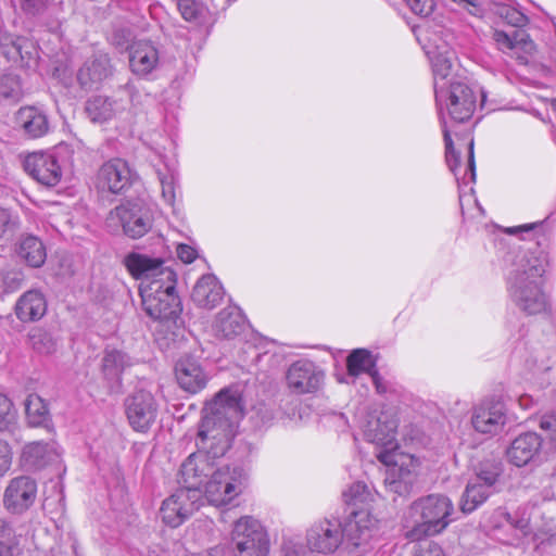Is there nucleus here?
<instances>
[{"label":"nucleus","instance_id":"obj_13","mask_svg":"<svg viewBox=\"0 0 556 556\" xmlns=\"http://www.w3.org/2000/svg\"><path fill=\"white\" fill-rule=\"evenodd\" d=\"M157 403L153 394L138 390L125 400V412L131 428L139 432L148 431L157 415Z\"/></svg>","mask_w":556,"mask_h":556},{"label":"nucleus","instance_id":"obj_43","mask_svg":"<svg viewBox=\"0 0 556 556\" xmlns=\"http://www.w3.org/2000/svg\"><path fill=\"white\" fill-rule=\"evenodd\" d=\"M157 176L162 187V197L168 205L173 206L176 201L177 177L169 170L165 173L159 170Z\"/></svg>","mask_w":556,"mask_h":556},{"label":"nucleus","instance_id":"obj_5","mask_svg":"<svg viewBox=\"0 0 556 556\" xmlns=\"http://www.w3.org/2000/svg\"><path fill=\"white\" fill-rule=\"evenodd\" d=\"M106 222L109 227L114 229L121 227L127 237L138 239L152 228L153 214L144 203L128 201L112 210Z\"/></svg>","mask_w":556,"mask_h":556},{"label":"nucleus","instance_id":"obj_27","mask_svg":"<svg viewBox=\"0 0 556 556\" xmlns=\"http://www.w3.org/2000/svg\"><path fill=\"white\" fill-rule=\"evenodd\" d=\"M112 74L110 58L98 53L87 60L77 73V80L83 88H92Z\"/></svg>","mask_w":556,"mask_h":556},{"label":"nucleus","instance_id":"obj_45","mask_svg":"<svg viewBox=\"0 0 556 556\" xmlns=\"http://www.w3.org/2000/svg\"><path fill=\"white\" fill-rule=\"evenodd\" d=\"M442 124H443V135H444V142H445L446 163H447L451 172H453L455 177L458 179L456 169L459 165V154L454 149L453 140L451 138L448 129L446 128L445 121H443Z\"/></svg>","mask_w":556,"mask_h":556},{"label":"nucleus","instance_id":"obj_29","mask_svg":"<svg viewBox=\"0 0 556 556\" xmlns=\"http://www.w3.org/2000/svg\"><path fill=\"white\" fill-rule=\"evenodd\" d=\"M224 298V289L217 278L213 275L202 276L192 290V301L202 308L212 309L220 303Z\"/></svg>","mask_w":556,"mask_h":556},{"label":"nucleus","instance_id":"obj_49","mask_svg":"<svg viewBox=\"0 0 556 556\" xmlns=\"http://www.w3.org/2000/svg\"><path fill=\"white\" fill-rule=\"evenodd\" d=\"M28 48H31V43L26 38H16L12 41V46L10 50L7 51V54L10 59L16 60L20 58L21 61H24L30 59Z\"/></svg>","mask_w":556,"mask_h":556},{"label":"nucleus","instance_id":"obj_33","mask_svg":"<svg viewBox=\"0 0 556 556\" xmlns=\"http://www.w3.org/2000/svg\"><path fill=\"white\" fill-rule=\"evenodd\" d=\"M46 308L43 295L38 291H28L17 301L15 313L22 321H33L41 318Z\"/></svg>","mask_w":556,"mask_h":556},{"label":"nucleus","instance_id":"obj_17","mask_svg":"<svg viewBox=\"0 0 556 556\" xmlns=\"http://www.w3.org/2000/svg\"><path fill=\"white\" fill-rule=\"evenodd\" d=\"M37 496V483L27 476L10 480L3 494L4 507L13 514H23L34 503Z\"/></svg>","mask_w":556,"mask_h":556},{"label":"nucleus","instance_id":"obj_19","mask_svg":"<svg viewBox=\"0 0 556 556\" xmlns=\"http://www.w3.org/2000/svg\"><path fill=\"white\" fill-rule=\"evenodd\" d=\"M323 371L309 361H298L287 371L288 387L296 394L312 393L319 389Z\"/></svg>","mask_w":556,"mask_h":556},{"label":"nucleus","instance_id":"obj_28","mask_svg":"<svg viewBox=\"0 0 556 556\" xmlns=\"http://www.w3.org/2000/svg\"><path fill=\"white\" fill-rule=\"evenodd\" d=\"M245 329V318L237 307H226L216 316L212 330L216 338L231 340Z\"/></svg>","mask_w":556,"mask_h":556},{"label":"nucleus","instance_id":"obj_39","mask_svg":"<svg viewBox=\"0 0 556 556\" xmlns=\"http://www.w3.org/2000/svg\"><path fill=\"white\" fill-rule=\"evenodd\" d=\"M31 348L40 354H51L56 350V342L52 336L41 329L35 328L28 334Z\"/></svg>","mask_w":556,"mask_h":556},{"label":"nucleus","instance_id":"obj_18","mask_svg":"<svg viewBox=\"0 0 556 556\" xmlns=\"http://www.w3.org/2000/svg\"><path fill=\"white\" fill-rule=\"evenodd\" d=\"M492 38L498 50L515 58L520 64H527L529 56L535 51V43L522 29L510 33L494 29Z\"/></svg>","mask_w":556,"mask_h":556},{"label":"nucleus","instance_id":"obj_4","mask_svg":"<svg viewBox=\"0 0 556 556\" xmlns=\"http://www.w3.org/2000/svg\"><path fill=\"white\" fill-rule=\"evenodd\" d=\"M177 276L173 278L172 288L168 283L155 280L140 289L144 312L153 319L174 320L181 312L179 296L175 292Z\"/></svg>","mask_w":556,"mask_h":556},{"label":"nucleus","instance_id":"obj_42","mask_svg":"<svg viewBox=\"0 0 556 556\" xmlns=\"http://www.w3.org/2000/svg\"><path fill=\"white\" fill-rule=\"evenodd\" d=\"M369 498L370 492L368 486L363 482H355L343 492V500L345 504L351 506L364 505L369 501Z\"/></svg>","mask_w":556,"mask_h":556},{"label":"nucleus","instance_id":"obj_23","mask_svg":"<svg viewBox=\"0 0 556 556\" xmlns=\"http://www.w3.org/2000/svg\"><path fill=\"white\" fill-rule=\"evenodd\" d=\"M175 377L179 387L191 394L205 388L207 376L199 362L191 356L179 358L175 365Z\"/></svg>","mask_w":556,"mask_h":556},{"label":"nucleus","instance_id":"obj_48","mask_svg":"<svg viewBox=\"0 0 556 556\" xmlns=\"http://www.w3.org/2000/svg\"><path fill=\"white\" fill-rule=\"evenodd\" d=\"M18 227L17 217L7 208L0 207V239L11 236Z\"/></svg>","mask_w":556,"mask_h":556},{"label":"nucleus","instance_id":"obj_41","mask_svg":"<svg viewBox=\"0 0 556 556\" xmlns=\"http://www.w3.org/2000/svg\"><path fill=\"white\" fill-rule=\"evenodd\" d=\"M493 12L503 22L517 28H521L528 23V17L509 4L496 3L494 4Z\"/></svg>","mask_w":556,"mask_h":556},{"label":"nucleus","instance_id":"obj_20","mask_svg":"<svg viewBox=\"0 0 556 556\" xmlns=\"http://www.w3.org/2000/svg\"><path fill=\"white\" fill-rule=\"evenodd\" d=\"M25 172L39 184L53 187L62 178V170L58 160L52 154L31 153L24 161Z\"/></svg>","mask_w":556,"mask_h":556},{"label":"nucleus","instance_id":"obj_9","mask_svg":"<svg viewBox=\"0 0 556 556\" xmlns=\"http://www.w3.org/2000/svg\"><path fill=\"white\" fill-rule=\"evenodd\" d=\"M377 458L390 466L384 480L388 490L400 496L410 494L417 481V465L414 457L402 456L400 460L393 452L381 451Z\"/></svg>","mask_w":556,"mask_h":556},{"label":"nucleus","instance_id":"obj_54","mask_svg":"<svg viewBox=\"0 0 556 556\" xmlns=\"http://www.w3.org/2000/svg\"><path fill=\"white\" fill-rule=\"evenodd\" d=\"M112 43L114 46H116L117 48H119L121 50H127L129 49L130 50V46L129 42H130V38H129V34L124 31V30H116L113 35H112Z\"/></svg>","mask_w":556,"mask_h":556},{"label":"nucleus","instance_id":"obj_11","mask_svg":"<svg viewBox=\"0 0 556 556\" xmlns=\"http://www.w3.org/2000/svg\"><path fill=\"white\" fill-rule=\"evenodd\" d=\"M123 264L135 279L164 281L168 283L167 289L172 288L173 278L177 276L170 267L164 265V260L143 253H128Z\"/></svg>","mask_w":556,"mask_h":556},{"label":"nucleus","instance_id":"obj_61","mask_svg":"<svg viewBox=\"0 0 556 556\" xmlns=\"http://www.w3.org/2000/svg\"><path fill=\"white\" fill-rule=\"evenodd\" d=\"M554 109H555V111H556V99H555V101H554Z\"/></svg>","mask_w":556,"mask_h":556},{"label":"nucleus","instance_id":"obj_35","mask_svg":"<svg viewBox=\"0 0 556 556\" xmlns=\"http://www.w3.org/2000/svg\"><path fill=\"white\" fill-rule=\"evenodd\" d=\"M492 490L485 488L482 483H479L471 479L463 493L460 498V509L465 514H470L476 510L481 504H483L488 497L492 494Z\"/></svg>","mask_w":556,"mask_h":556},{"label":"nucleus","instance_id":"obj_24","mask_svg":"<svg viewBox=\"0 0 556 556\" xmlns=\"http://www.w3.org/2000/svg\"><path fill=\"white\" fill-rule=\"evenodd\" d=\"M60 457L54 442H31L24 446L21 462L28 470H38L56 462Z\"/></svg>","mask_w":556,"mask_h":556},{"label":"nucleus","instance_id":"obj_53","mask_svg":"<svg viewBox=\"0 0 556 556\" xmlns=\"http://www.w3.org/2000/svg\"><path fill=\"white\" fill-rule=\"evenodd\" d=\"M12 464V451L9 443L0 440V478L3 477L10 469Z\"/></svg>","mask_w":556,"mask_h":556},{"label":"nucleus","instance_id":"obj_26","mask_svg":"<svg viewBox=\"0 0 556 556\" xmlns=\"http://www.w3.org/2000/svg\"><path fill=\"white\" fill-rule=\"evenodd\" d=\"M159 63L157 49L150 41L138 40L131 43L129 65L136 75L150 74Z\"/></svg>","mask_w":556,"mask_h":556},{"label":"nucleus","instance_id":"obj_1","mask_svg":"<svg viewBox=\"0 0 556 556\" xmlns=\"http://www.w3.org/2000/svg\"><path fill=\"white\" fill-rule=\"evenodd\" d=\"M242 416V395L236 387L222 389L206 404L197 439L199 452L191 454L180 468L181 489L202 491V483L216 466L214 460L224 456L230 447Z\"/></svg>","mask_w":556,"mask_h":556},{"label":"nucleus","instance_id":"obj_16","mask_svg":"<svg viewBox=\"0 0 556 556\" xmlns=\"http://www.w3.org/2000/svg\"><path fill=\"white\" fill-rule=\"evenodd\" d=\"M507 420L503 402L494 399L485 400L473 408L471 424L476 431L483 434L500 433Z\"/></svg>","mask_w":556,"mask_h":556},{"label":"nucleus","instance_id":"obj_14","mask_svg":"<svg viewBox=\"0 0 556 556\" xmlns=\"http://www.w3.org/2000/svg\"><path fill=\"white\" fill-rule=\"evenodd\" d=\"M450 117L456 123L468 121L476 109V97L472 90L463 81H451L444 89L443 101Z\"/></svg>","mask_w":556,"mask_h":556},{"label":"nucleus","instance_id":"obj_55","mask_svg":"<svg viewBox=\"0 0 556 556\" xmlns=\"http://www.w3.org/2000/svg\"><path fill=\"white\" fill-rule=\"evenodd\" d=\"M177 255L184 263L189 264L195 260L197 251L187 244H179L177 247Z\"/></svg>","mask_w":556,"mask_h":556},{"label":"nucleus","instance_id":"obj_37","mask_svg":"<svg viewBox=\"0 0 556 556\" xmlns=\"http://www.w3.org/2000/svg\"><path fill=\"white\" fill-rule=\"evenodd\" d=\"M24 94L22 81L14 73L0 75V99L9 102H17Z\"/></svg>","mask_w":556,"mask_h":556},{"label":"nucleus","instance_id":"obj_7","mask_svg":"<svg viewBox=\"0 0 556 556\" xmlns=\"http://www.w3.org/2000/svg\"><path fill=\"white\" fill-rule=\"evenodd\" d=\"M377 520L365 509L352 510L343 529L344 549L349 556H362L372 548Z\"/></svg>","mask_w":556,"mask_h":556},{"label":"nucleus","instance_id":"obj_58","mask_svg":"<svg viewBox=\"0 0 556 556\" xmlns=\"http://www.w3.org/2000/svg\"><path fill=\"white\" fill-rule=\"evenodd\" d=\"M372 379L374 384L376 386V389L378 392H384L386 387L382 386L381 377L377 370V368L369 375Z\"/></svg>","mask_w":556,"mask_h":556},{"label":"nucleus","instance_id":"obj_22","mask_svg":"<svg viewBox=\"0 0 556 556\" xmlns=\"http://www.w3.org/2000/svg\"><path fill=\"white\" fill-rule=\"evenodd\" d=\"M543 439L536 432H525L513 440L506 451L510 464L522 467L539 456Z\"/></svg>","mask_w":556,"mask_h":556},{"label":"nucleus","instance_id":"obj_36","mask_svg":"<svg viewBox=\"0 0 556 556\" xmlns=\"http://www.w3.org/2000/svg\"><path fill=\"white\" fill-rule=\"evenodd\" d=\"M348 374L357 377L361 374L370 375L376 369V359L365 349H356L346 358Z\"/></svg>","mask_w":556,"mask_h":556},{"label":"nucleus","instance_id":"obj_32","mask_svg":"<svg viewBox=\"0 0 556 556\" xmlns=\"http://www.w3.org/2000/svg\"><path fill=\"white\" fill-rule=\"evenodd\" d=\"M124 109L117 100L105 96H93L86 102V113L93 123L108 122Z\"/></svg>","mask_w":556,"mask_h":556},{"label":"nucleus","instance_id":"obj_46","mask_svg":"<svg viewBox=\"0 0 556 556\" xmlns=\"http://www.w3.org/2000/svg\"><path fill=\"white\" fill-rule=\"evenodd\" d=\"M539 426L545 433V440L556 450V410L542 415Z\"/></svg>","mask_w":556,"mask_h":556},{"label":"nucleus","instance_id":"obj_52","mask_svg":"<svg viewBox=\"0 0 556 556\" xmlns=\"http://www.w3.org/2000/svg\"><path fill=\"white\" fill-rule=\"evenodd\" d=\"M414 556H445L442 547L432 541H424L418 544Z\"/></svg>","mask_w":556,"mask_h":556},{"label":"nucleus","instance_id":"obj_31","mask_svg":"<svg viewBox=\"0 0 556 556\" xmlns=\"http://www.w3.org/2000/svg\"><path fill=\"white\" fill-rule=\"evenodd\" d=\"M454 53L451 51L438 52L432 58V70L434 76V91L438 103L443 101L444 89L448 88L451 81L447 80L452 74Z\"/></svg>","mask_w":556,"mask_h":556},{"label":"nucleus","instance_id":"obj_25","mask_svg":"<svg viewBox=\"0 0 556 556\" xmlns=\"http://www.w3.org/2000/svg\"><path fill=\"white\" fill-rule=\"evenodd\" d=\"M18 130L28 138H40L49 130L47 115L35 106H23L15 114Z\"/></svg>","mask_w":556,"mask_h":556},{"label":"nucleus","instance_id":"obj_47","mask_svg":"<svg viewBox=\"0 0 556 556\" xmlns=\"http://www.w3.org/2000/svg\"><path fill=\"white\" fill-rule=\"evenodd\" d=\"M15 420L12 402L0 393V431L8 429Z\"/></svg>","mask_w":556,"mask_h":556},{"label":"nucleus","instance_id":"obj_10","mask_svg":"<svg viewBox=\"0 0 556 556\" xmlns=\"http://www.w3.org/2000/svg\"><path fill=\"white\" fill-rule=\"evenodd\" d=\"M201 505L202 491H188V489L179 488L163 501L160 514L164 523L170 528H177Z\"/></svg>","mask_w":556,"mask_h":556},{"label":"nucleus","instance_id":"obj_8","mask_svg":"<svg viewBox=\"0 0 556 556\" xmlns=\"http://www.w3.org/2000/svg\"><path fill=\"white\" fill-rule=\"evenodd\" d=\"M242 485V469H231L229 466H215L211 472L210 480L205 483L204 495L212 505H227L241 493Z\"/></svg>","mask_w":556,"mask_h":556},{"label":"nucleus","instance_id":"obj_60","mask_svg":"<svg viewBox=\"0 0 556 556\" xmlns=\"http://www.w3.org/2000/svg\"><path fill=\"white\" fill-rule=\"evenodd\" d=\"M285 556H299V554H298V552L295 549L286 548V555Z\"/></svg>","mask_w":556,"mask_h":556},{"label":"nucleus","instance_id":"obj_21","mask_svg":"<svg viewBox=\"0 0 556 556\" xmlns=\"http://www.w3.org/2000/svg\"><path fill=\"white\" fill-rule=\"evenodd\" d=\"M344 545L343 529L337 521L325 520L313 526L307 533V545L318 553H332Z\"/></svg>","mask_w":556,"mask_h":556},{"label":"nucleus","instance_id":"obj_44","mask_svg":"<svg viewBox=\"0 0 556 556\" xmlns=\"http://www.w3.org/2000/svg\"><path fill=\"white\" fill-rule=\"evenodd\" d=\"M178 10L188 22H200L205 13L202 4L195 0H178Z\"/></svg>","mask_w":556,"mask_h":556},{"label":"nucleus","instance_id":"obj_34","mask_svg":"<svg viewBox=\"0 0 556 556\" xmlns=\"http://www.w3.org/2000/svg\"><path fill=\"white\" fill-rule=\"evenodd\" d=\"M17 255L28 266L34 268L41 267L47 258V252L43 243L35 236L23 237L17 249Z\"/></svg>","mask_w":556,"mask_h":556},{"label":"nucleus","instance_id":"obj_57","mask_svg":"<svg viewBox=\"0 0 556 556\" xmlns=\"http://www.w3.org/2000/svg\"><path fill=\"white\" fill-rule=\"evenodd\" d=\"M538 225H539L538 223H532V224L521 225L518 227H511V228H507L506 232L509 235H515L520 231H530V230L534 229Z\"/></svg>","mask_w":556,"mask_h":556},{"label":"nucleus","instance_id":"obj_50","mask_svg":"<svg viewBox=\"0 0 556 556\" xmlns=\"http://www.w3.org/2000/svg\"><path fill=\"white\" fill-rule=\"evenodd\" d=\"M54 0H18L21 10L28 15L45 12Z\"/></svg>","mask_w":556,"mask_h":556},{"label":"nucleus","instance_id":"obj_12","mask_svg":"<svg viewBox=\"0 0 556 556\" xmlns=\"http://www.w3.org/2000/svg\"><path fill=\"white\" fill-rule=\"evenodd\" d=\"M134 365V358L125 351L113 346H106L104 349L100 364V372L109 393H122L123 374Z\"/></svg>","mask_w":556,"mask_h":556},{"label":"nucleus","instance_id":"obj_3","mask_svg":"<svg viewBox=\"0 0 556 556\" xmlns=\"http://www.w3.org/2000/svg\"><path fill=\"white\" fill-rule=\"evenodd\" d=\"M454 510L452 501L443 494H430L415 501L409 508L414 526L406 532L410 541L442 532L451 522Z\"/></svg>","mask_w":556,"mask_h":556},{"label":"nucleus","instance_id":"obj_6","mask_svg":"<svg viewBox=\"0 0 556 556\" xmlns=\"http://www.w3.org/2000/svg\"><path fill=\"white\" fill-rule=\"evenodd\" d=\"M231 542L236 556H267L269 551V541L264 527L250 516L236 521Z\"/></svg>","mask_w":556,"mask_h":556},{"label":"nucleus","instance_id":"obj_15","mask_svg":"<svg viewBox=\"0 0 556 556\" xmlns=\"http://www.w3.org/2000/svg\"><path fill=\"white\" fill-rule=\"evenodd\" d=\"M134 178L135 174L126 161L112 159L100 167L97 188L102 192L122 193L132 185Z\"/></svg>","mask_w":556,"mask_h":556},{"label":"nucleus","instance_id":"obj_30","mask_svg":"<svg viewBox=\"0 0 556 556\" xmlns=\"http://www.w3.org/2000/svg\"><path fill=\"white\" fill-rule=\"evenodd\" d=\"M396 421L388 419L386 415H381L374 421H369L365 429L367 441L386 447L384 451L392 452L396 447L395 432Z\"/></svg>","mask_w":556,"mask_h":556},{"label":"nucleus","instance_id":"obj_59","mask_svg":"<svg viewBox=\"0 0 556 556\" xmlns=\"http://www.w3.org/2000/svg\"><path fill=\"white\" fill-rule=\"evenodd\" d=\"M0 556H13V547L0 541Z\"/></svg>","mask_w":556,"mask_h":556},{"label":"nucleus","instance_id":"obj_56","mask_svg":"<svg viewBox=\"0 0 556 556\" xmlns=\"http://www.w3.org/2000/svg\"><path fill=\"white\" fill-rule=\"evenodd\" d=\"M467 170L470 173V180L475 181L476 167H475L473 141L472 140L469 143V154H468V161H467Z\"/></svg>","mask_w":556,"mask_h":556},{"label":"nucleus","instance_id":"obj_2","mask_svg":"<svg viewBox=\"0 0 556 556\" xmlns=\"http://www.w3.org/2000/svg\"><path fill=\"white\" fill-rule=\"evenodd\" d=\"M548 264V254L545 251H529L518 257L507 276L508 295L527 316L539 315L547 309V296L543 287Z\"/></svg>","mask_w":556,"mask_h":556},{"label":"nucleus","instance_id":"obj_38","mask_svg":"<svg viewBox=\"0 0 556 556\" xmlns=\"http://www.w3.org/2000/svg\"><path fill=\"white\" fill-rule=\"evenodd\" d=\"M502 473V466L500 462L485 460L479 464L476 469L475 481L482 483L485 488L493 491L495 483Z\"/></svg>","mask_w":556,"mask_h":556},{"label":"nucleus","instance_id":"obj_40","mask_svg":"<svg viewBox=\"0 0 556 556\" xmlns=\"http://www.w3.org/2000/svg\"><path fill=\"white\" fill-rule=\"evenodd\" d=\"M25 413L31 426H40L47 419L48 409L39 396L29 395L25 402Z\"/></svg>","mask_w":556,"mask_h":556},{"label":"nucleus","instance_id":"obj_51","mask_svg":"<svg viewBox=\"0 0 556 556\" xmlns=\"http://www.w3.org/2000/svg\"><path fill=\"white\" fill-rule=\"evenodd\" d=\"M404 1L414 14L419 15L421 17L429 16L435 8L434 0H404Z\"/></svg>","mask_w":556,"mask_h":556}]
</instances>
